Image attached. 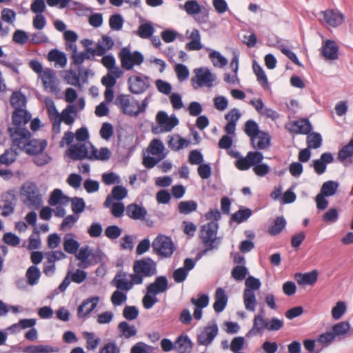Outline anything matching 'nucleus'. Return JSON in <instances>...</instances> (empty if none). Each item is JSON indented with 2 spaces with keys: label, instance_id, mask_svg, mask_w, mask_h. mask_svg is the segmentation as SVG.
I'll return each mask as SVG.
<instances>
[{
  "label": "nucleus",
  "instance_id": "58",
  "mask_svg": "<svg viewBox=\"0 0 353 353\" xmlns=\"http://www.w3.org/2000/svg\"><path fill=\"white\" fill-rule=\"evenodd\" d=\"M108 208L110 209L112 214L117 218L122 216L126 209L123 203L114 201L111 202L110 207Z\"/></svg>",
  "mask_w": 353,
  "mask_h": 353
},
{
  "label": "nucleus",
  "instance_id": "51",
  "mask_svg": "<svg viewBox=\"0 0 353 353\" xmlns=\"http://www.w3.org/2000/svg\"><path fill=\"white\" fill-rule=\"evenodd\" d=\"M110 301L114 306H120L126 302L127 292L117 290L112 293Z\"/></svg>",
  "mask_w": 353,
  "mask_h": 353
},
{
  "label": "nucleus",
  "instance_id": "15",
  "mask_svg": "<svg viewBox=\"0 0 353 353\" xmlns=\"http://www.w3.org/2000/svg\"><path fill=\"white\" fill-rule=\"evenodd\" d=\"M128 83L129 90L135 94L145 92L150 86L147 77L132 76L128 79Z\"/></svg>",
  "mask_w": 353,
  "mask_h": 353
},
{
  "label": "nucleus",
  "instance_id": "29",
  "mask_svg": "<svg viewBox=\"0 0 353 353\" xmlns=\"http://www.w3.org/2000/svg\"><path fill=\"white\" fill-rule=\"evenodd\" d=\"M110 157L111 152L108 148L103 147L100 149H97L91 144L89 156L90 161H106L110 158Z\"/></svg>",
  "mask_w": 353,
  "mask_h": 353
},
{
  "label": "nucleus",
  "instance_id": "42",
  "mask_svg": "<svg viewBox=\"0 0 353 353\" xmlns=\"http://www.w3.org/2000/svg\"><path fill=\"white\" fill-rule=\"evenodd\" d=\"M69 198L64 196L61 190L55 189L51 193L48 202L50 205H57L59 204L65 205L69 202Z\"/></svg>",
  "mask_w": 353,
  "mask_h": 353
},
{
  "label": "nucleus",
  "instance_id": "2",
  "mask_svg": "<svg viewBox=\"0 0 353 353\" xmlns=\"http://www.w3.org/2000/svg\"><path fill=\"white\" fill-rule=\"evenodd\" d=\"M219 224L215 221H210L201 226L199 237L205 247L203 254L218 248L220 243V239L216 236Z\"/></svg>",
  "mask_w": 353,
  "mask_h": 353
},
{
  "label": "nucleus",
  "instance_id": "14",
  "mask_svg": "<svg viewBox=\"0 0 353 353\" xmlns=\"http://www.w3.org/2000/svg\"><path fill=\"white\" fill-rule=\"evenodd\" d=\"M219 327L215 322H212L203 329L197 335V343L200 345H210L218 335Z\"/></svg>",
  "mask_w": 353,
  "mask_h": 353
},
{
  "label": "nucleus",
  "instance_id": "18",
  "mask_svg": "<svg viewBox=\"0 0 353 353\" xmlns=\"http://www.w3.org/2000/svg\"><path fill=\"white\" fill-rule=\"evenodd\" d=\"M185 37L190 40V41L185 44V48L188 50H199L202 49L201 37L199 30L196 28L187 30Z\"/></svg>",
  "mask_w": 353,
  "mask_h": 353
},
{
  "label": "nucleus",
  "instance_id": "25",
  "mask_svg": "<svg viewBox=\"0 0 353 353\" xmlns=\"http://www.w3.org/2000/svg\"><path fill=\"white\" fill-rule=\"evenodd\" d=\"M263 310H261V312L260 314H257L254 316L253 320V325L251 330L247 333V337H251L253 336H256L258 334L261 333V332L263 329L267 330L268 321L264 318L263 316Z\"/></svg>",
  "mask_w": 353,
  "mask_h": 353
},
{
  "label": "nucleus",
  "instance_id": "4",
  "mask_svg": "<svg viewBox=\"0 0 353 353\" xmlns=\"http://www.w3.org/2000/svg\"><path fill=\"white\" fill-rule=\"evenodd\" d=\"M193 72L194 76L191 79V83L194 89L197 90L202 87L210 88L214 86L216 76L208 68H195Z\"/></svg>",
  "mask_w": 353,
  "mask_h": 353
},
{
  "label": "nucleus",
  "instance_id": "46",
  "mask_svg": "<svg viewBox=\"0 0 353 353\" xmlns=\"http://www.w3.org/2000/svg\"><path fill=\"white\" fill-rule=\"evenodd\" d=\"M26 276L28 284L30 285H34L37 284L39 280L41 272L37 266L32 265L27 270Z\"/></svg>",
  "mask_w": 353,
  "mask_h": 353
},
{
  "label": "nucleus",
  "instance_id": "45",
  "mask_svg": "<svg viewBox=\"0 0 353 353\" xmlns=\"http://www.w3.org/2000/svg\"><path fill=\"white\" fill-rule=\"evenodd\" d=\"M209 58L216 68H222L228 64V59L218 51L212 50L210 52Z\"/></svg>",
  "mask_w": 353,
  "mask_h": 353
},
{
  "label": "nucleus",
  "instance_id": "6",
  "mask_svg": "<svg viewBox=\"0 0 353 353\" xmlns=\"http://www.w3.org/2000/svg\"><path fill=\"white\" fill-rule=\"evenodd\" d=\"M10 103L14 108L12 114V121L14 123L20 122L19 117H23V121H29L31 119V114L25 109L26 99V97L20 92H13L10 97Z\"/></svg>",
  "mask_w": 353,
  "mask_h": 353
},
{
  "label": "nucleus",
  "instance_id": "39",
  "mask_svg": "<svg viewBox=\"0 0 353 353\" xmlns=\"http://www.w3.org/2000/svg\"><path fill=\"white\" fill-rule=\"evenodd\" d=\"M245 308L249 312H254L257 305L255 292L248 290H244L243 294Z\"/></svg>",
  "mask_w": 353,
  "mask_h": 353
},
{
  "label": "nucleus",
  "instance_id": "20",
  "mask_svg": "<svg viewBox=\"0 0 353 353\" xmlns=\"http://www.w3.org/2000/svg\"><path fill=\"white\" fill-rule=\"evenodd\" d=\"M241 117V113L238 108H233L225 114V119L228 121L224 130L227 134H232L235 132L236 125Z\"/></svg>",
  "mask_w": 353,
  "mask_h": 353
},
{
  "label": "nucleus",
  "instance_id": "40",
  "mask_svg": "<svg viewBox=\"0 0 353 353\" xmlns=\"http://www.w3.org/2000/svg\"><path fill=\"white\" fill-rule=\"evenodd\" d=\"M290 130L296 134H308L312 130V125L307 119H302L294 122Z\"/></svg>",
  "mask_w": 353,
  "mask_h": 353
},
{
  "label": "nucleus",
  "instance_id": "32",
  "mask_svg": "<svg viewBox=\"0 0 353 353\" xmlns=\"http://www.w3.org/2000/svg\"><path fill=\"white\" fill-rule=\"evenodd\" d=\"M75 254V257L79 261L78 267L80 268H87L92 265V261L89 259L91 256V249L89 246L82 247Z\"/></svg>",
  "mask_w": 353,
  "mask_h": 353
},
{
  "label": "nucleus",
  "instance_id": "63",
  "mask_svg": "<svg viewBox=\"0 0 353 353\" xmlns=\"http://www.w3.org/2000/svg\"><path fill=\"white\" fill-rule=\"evenodd\" d=\"M261 283L259 279L254 278V276H248L245 281V290H248L253 292L260 289Z\"/></svg>",
  "mask_w": 353,
  "mask_h": 353
},
{
  "label": "nucleus",
  "instance_id": "60",
  "mask_svg": "<svg viewBox=\"0 0 353 353\" xmlns=\"http://www.w3.org/2000/svg\"><path fill=\"white\" fill-rule=\"evenodd\" d=\"M346 305L343 301H338L332 309V316L334 319H340L346 311Z\"/></svg>",
  "mask_w": 353,
  "mask_h": 353
},
{
  "label": "nucleus",
  "instance_id": "62",
  "mask_svg": "<svg viewBox=\"0 0 353 353\" xmlns=\"http://www.w3.org/2000/svg\"><path fill=\"white\" fill-rule=\"evenodd\" d=\"M52 160L51 157L45 151L39 152L34 156V163L38 166H43L48 164Z\"/></svg>",
  "mask_w": 353,
  "mask_h": 353
},
{
  "label": "nucleus",
  "instance_id": "26",
  "mask_svg": "<svg viewBox=\"0 0 353 353\" xmlns=\"http://www.w3.org/2000/svg\"><path fill=\"white\" fill-rule=\"evenodd\" d=\"M114 46V41L111 37L103 35L101 40L99 41L96 45L94 49H90L89 51L94 54H97V56H103L108 50L112 49Z\"/></svg>",
  "mask_w": 353,
  "mask_h": 353
},
{
  "label": "nucleus",
  "instance_id": "50",
  "mask_svg": "<svg viewBox=\"0 0 353 353\" xmlns=\"http://www.w3.org/2000/svg\"><path fill=\"white\" fill-rule=\"evenodd\" d=\"M185 11L190 15H195L201 11V6L196 0H188L183 6Z\"/></svg>",
  "mask_w": 353,
  "mask_h": 353
},
{
  "label": "nucleus",
  "instance_id": "8",
  "mask_svg": "<svg viewBox=\"0 0 353 353\" xmlns=\"http://www.w3.org/2000/svg\"><path fill=\"white\" fill-rule=\"evenodd\" d=\"M10 135L12 141V150L17 151H24L26 145L30 142L31 134L26 128L17 127L9 128Z\"/></svg>",
  "mask_w": 353,
  "mask_h": 353
},
{
  "label": "nucleus",
  "instance_id": "17",
  "mask_svg": "<svg viewBox=\"0 0 353 353\" xmlns=\"http://www.w3.org/2000/svg\"><path fill=\"white\" fill-rule=\"evenodd\" d=\"M100 298L92 296L85 299L78 307L77 315L79 319L86 318L97 306Z\"/></svg>",
  "mask_w": 353,
  "mask_h": 353
},
{
  "label": "nucleus",
  "instance_id": "28",
  "mask_svg": "<svg viewBox=\"0 0 353 353\" xmlns=\"http://www.w3.org/2000/svg\"><path fill=\"white\" fill-rule=\"evenodd\" d=\"M193 343L187 335L179 336L174 341V350L179 353H190Z\"/></svg>",
  "mask_w": 353,
  "mask_h": 353
},
{
  "label": "nucleus",
  "instance_id": "41",
  "mask_svg": "<svg viewBox=\"0 0 353 353\" xmlns=\"http://www.w3.org/2000/svg\"><path fill=\"white\" fill-rule=\"evenodd\" d=\"M154 32V28L152 22H145L141 23L135 34L141 39H149L152 37Z\"/></svg>",
  "mask_w": 353,
  "mask_h": 353
},
{
  "label": "nucleus",
  "instance_id": "47",
  "mask_svg": "<svg viewBox=\"0 0 353 353\" xmlns=\"http://www.w3.org/2000/svg\"><path fill=\"white\" fill-rule=\"evenodd\" d=\"M245 133L250 138V140L259 134L261 131L256 122L253 120H248L245 123Z\"/></svg>",
  "mask_w": 353,
  "mask_h": 353
},
{
  "label": "nucleus",
  "instance_id": "33",
  "mask_svg": "<svg viewBox=\"0 0 353 353\" xmlns=\"http://www.w3.org/2000/svg\"><path fill=\"white\" fill-rule=\"evenodd\" d=\"M214 299L215 301L213 304V308L216 312L220 313L225 309L228 297L225 294V290L221 288H219L216 290Z\"/></svg>",
  "mask_w": 353,
  "mask_h": 353
},
{
  "label": "nucleus",
  "instance_id": "21",
  "mask_svg": "<svg viewBox=\"0 0 353 353\" xmlns=\"http://www.w3.org/2000/svg\"><path fill=\"white\" fill-rule=\"evenodd\" d=\"M325 23L332 27H337L344 21V15L337 10H327L321 12Z\"/></svg>",
  "mask_w": 353,
  "mask_h": 353
},
{
  "label": "nucleus",
  "instance_id": "10",
  "mask_svg": "<svg viewBox=\"0 0 353 353\" xmlns=\"http://www.w3.org/2000/svg\"><path fill=\"white\" fill-rule=\"evenodd\" d=\"M129 276L130 280L128 279L125 272H119L112 281V285L114 286L117 290L128 293V292L132 289L134 285L141 284V279L138 276H133L132 274H130Z\"/></svg>",
  "mask_w": 353,
  "mask_h": 353
},
{
  "label": "nucleus",
  "instance_id": "36",
  "mask_svg": "<svg viewBox=\"0 0 353 353\" xmlns=\"http://www.w3.org/2000/svg\"><path fill=\"white\" fill-rule=\"evenodd\" d=\"M318 272L316 270H312L307 273H296L295 274V280L298 284L304 285H313L317 281Z\"/></svg>",
  "mask_w": 353,
  "mask_h": 353
},
{
  "label": "nucleus",
  "instance_id": "24",
  "mask_svg": "<svg viewBox=\"0 0 353 353\" xmlns=\"http://www.w3.org/2000/svg\"><path fill=\"white\" fill-rule=\"evenodd\" d=\"M125 213L132 219L143 221L145 219L148 212L144 207L137 203H131L126 207Z\"/></svg>",
  "mask_w": 353,
  "mask_h": 353
},
{
  "label": "nucleus",
  "instance_id": "59",
  "mask_svg": "<svg viewBox=\"0 0 353 353\" xmlns=\"http://www.w3.org/2000/svg\"><path fill=\"white\" fill-rule=\"evenodd\" d=\"M248 274V268L244 265L235 266L232 271V276L236 281H243Z\"/></svg>",
  "mask_w": 353,
  "mask_h": 353
},
{
  "label": "nucleus",
  "instance_id": "34",
  "mask_svg": "<svg viewBox=\"0 0 353 353\" xmlns=\"http://www.w3.org/2000/svg\"><path fill=\"white\" fill-rule=\"evenodd\" d=\"M251 144L254 149L264 150L270 145V137L263 131L251 139Z\"/></svg>",
  "mask_w": 353,
  "mask_h": 353
},
{
  "label": "nucleus",
  "instance_id": "12",
  "mask_svg": "<svg viewBox=\"0 0 353 353\" xmlns=\"http://www.w3.org/2000/svg\"><path fill=\"white\" fill-rule=\"evenodd\" d=\"M90 147V142H79L71 145L66 154L73 161L89 160Z\"/></svg>",
  "mask_w": 353,
  "mask_h": 353
},
{
  "label": "nucleus",
  "instance_id": "37",
  "mask_svg": "<svg viewBox=\"0 0 353 353\" xmlns=\"http://www.w3.org/2000/svg\"><path fill=\"white\" fill-rule=\"evenodd\" d=\"M117 329L119 333V336L126 339L135 336L137 333L136 327L134 325H130L126 321L120 322L118 325Z\"/></svg>",
  "mask_w": 353,
  "mask_h": 353
},
{
  "label": "nucleus",
  "instance_id": "38",
  "mask_svg": "<svg viewBox=\"0 0 353 353\" xmlns=\"http://www.w3.org/2000/svg\"><path fill=\"white\" fill-rule=\"evenodd\" d=\"M59 348L49 345H29L22 350L23 353H55Z\"/></svg>",
  "mask_w": 353,
  "mask_h": 353
},
{
  "label": "nucleus",
  "instance_id": "30",
  "mask_svg": "<svg viewBox=\"0 0 353 353\" xmlns=\"http://www.w3.org/2000/svg\"><path fill=\"white\" fill-rule=\"evenodd\" d=\"M48 143L46 140L32 139L30 140L24 152L31 156H35L39 152L46 150Z\"/></svg>",
  "mask_w": 353,
  "mask_h": 353
},
{
  "label": "nucleus",
  "instance_id": "43",
  "mask_svg": "<svg viewBox=\"0 0 353 353\" xmlns=\"http://www.w3.org/2000/svg\"><path fill=\"white\" fill-rule=\"evenodd\" d=\"M188 145L189 141L179 135L171 137L168 141L169 148L176 151L187 148Z\"/></svg>",
  "mask_w": 353,
  "mask_h": 353
},
{
  "label": "nucleus",
  "instance_id": "19",
  "mask_svg": "<svg viewBox=\"0 0 353 353\" xmlns=\"http://www.w3.org/2000/svg\"><path fill=\"white\" fill-rule=\"evenodd\" d=\"M339 47L335 41L326 40L323 42L321 54L325 60L334 61L339 57Z\"/></svg>",
  "mask_w": 353,
  "mask_h": 353
},
{
  "label": "nucleus",
  "instance_id": "53",
  "mask_svg": "<svg viewBox=\"0 0 353 353\" xmlns=\"http://www.w3.org/2000/svg\"><path fill=\"white\" fill-rule=\"evenodd\" d=\"M124 20L119 14H115L110 16L109 19V26L113 30L119 31L122 29Z\"/></svg>",
  "mask_w": 353,
  "mask_h": 353
},
{
  "label": "nucleus",
  "instance_id": "35",
  "mask_svg": "<svg viewBox=\"0 0 353 353\" xmlns=\"http://www.w3.org/2000/svg\"><path fill=\"white\" fill-rule=\"evenodd\" d=\"M49 61L54 62L55 66L63 68L66 66L68 59L65 54L57 49L51 50L48 54Z\"/></svg>",
  "mask_w": 353,
  "mask_h": 353
},
{
  "label": "nucleus",
  "instance_id": "57",
  "mask_svg": "<svg viewBox=\"0 0 353 353\" xmlns=\"http://www.w3.org/2000/svg\"><path fill=\"white\" fill-rule=\"evenodd\" d=\"M350 328V325L348 322L341 321L332 327V333L335 335V337L343 336L349 331Z\"/></svg>",
  "mask_w": 353,
  "mask_h": 353
},
{
  "label": "nucleus",
  "instance_id": "27",
  "mask_svg": "<svg viewBox=\"0 0 353 353\" xmlns=\"http://www.w3.org/2000/svg\"><path fill=\"white\" fill-rule=\"evenodd\" d=\"M128 196V190L122 185L114 186L111 192V194L108 195L104 202L105 208L110 207L112 201H119L126 198Z\"/></svg>",
  "mask_w": 353,
  "mask_h": 353
},
{
  "label": "nucleus",
  "instance_id": "13",
  "mask_svg": "<svg viewBox=\"0 0 353 353\" xmlns=\"http://www.w3.org/2000/svg\"><path fill=\"white\" fill-rule=\"evenodd\" d=\"M115 104L121 109L122 112L125 114L137 117V101L132 100L130 95L119 94L117 97Z\"/></svg>",
  "mask_w": 353,
  "mask_h": 353
},
{
  "label": "nucleus",
  "instance_id": "54",
  "mask_svg": "<svg viewBox=\"0 0 353 353\" xmlns=\"http://www.w3.org/2000/svg\"><path fill=\"white\" fill-rule=\"evenodd\" d=\"M17 154V151L12 150L11 147L10 150H6L5 152L0 156V163L7 165L11 164L15 161Z\"/></svg>",
  "mask_w": 353,
  "mask_h": 353
},
{
  "label": "nucleus",
  "instance_id": "56",
  "mask_svg": "<svg viewBox=\"0 0 353 353\" xmlns=\"http://www.w3.org/2000/svg\"><path fill=\"white\" fill-rule=\"evenodd\" d=\"M307 143L308 148L314 149L319 148L322 143L321 134L316 132L308 134L307 137Z\"/></svg>",
  "mask_w": 353,
  "mask_h": 353
},
{
  "label": "nucleus",
  "instance_id": "11",
  "mask_svg": "<svg viewBox=\"0 0 353 353\" xmlns=\"http://www.w3.org/2000/svg\"><path fill=\"white\" fill-rule=\"evenodd\" d=\"M41 79L45 91L58 94L60 92V81L57 76L56 72L50 68H45L42 74L39 76Z\"/></svg>",
  "mask_w": 353,
  "mask_h": 353
},
{
  "label": "nucleus",
  "instance_id": "5",
  "mask_svg": "<svg viewBox=\"0 0 353 353\" xmlns=\"http://www.w3.org/2000/svg\"><path fill=\"white\" fill-rule=\"evenodd\" d=\"M121 67L125 70H131L140 66L144 61V57L139 51L132 52L129 48H123L119 53Z\"/></svg>",
  "mask_w": 353,
  "mask_h": 353
},
{
  "label": "nucleus",
  "instance_id": "7",
  "mask_svg": "<svg viewBox=\"0 0 353 353\" xmlns=\"http://www.w3.org/2000/svg\"><path fill=\"white\" fill-rule=\"evenodd\" d=\"M152 248L154 252L162 258L170 257L175 250L171 238L163 234H159L154 239Z\"/></svg>",
  "mask_w": 353,
  "mask_h": 353
},
{
  "label": "nucleus",
  "instance_id": "22",
  "mask_svg": "<svg viewBox=\"0 0 353 353\" xmlns=\"http://www.w3.org/2000/svg\"><path fill=\"white\" fill-rule=\"evenodd\" d=\"M168 289V281L164 276H159L156 278L153 283H150L146 290L154 295L165 292Z\"/></svg>",
  "mask_w": 353,
  "mask_h": 353
},
{
  "label": "nucleus",
  "instance_id": "3",
  "mask_svg": "<svg viewBox=\"0 0 353 353\" xmlns=\"http://www.w3.org/2000/svg\"><path fill=\"white\" fill-rule=\"evenodd\" d=\"M20 196L23 203L30 208L37 210L42 205L41 194L33 182H26L21 186Z\"/></svg>",
  "mask_w": 353,
  "mask_h": 353
},
{
  "label": "nucleus",
  "instance_id": "49",
  "mask_svg": "<svg viewBox=\"0 0 353 353\" xmlns=\"http://www.w3.org/2000/svg\"><path fill=\"white\" fill-rule=\"evenodd\" d=\"M286 221L283 216L277 217L273 225L269 228L268 232L270 234L274 236L279 234L285 227Z\"/></svg>",
  "mask_w": 353,
  "mask_h": 353
},
{
  "label": "nucleus",
  "instance_id": "48",
  "mask_svg": "<svg viewBox=\"0 0 353 353\" xmlns=\"http://www.w3.org/2000/svg\"><path fill=\"white\" fill-rule=\"evenodd\" d=\"M178 208L181 214H188L196 210L197 203L192 200L181 201L179 203Z\"/></svg>",
  "mask_w": 353,
  "mask_h": 353
},
{
  "label": "nucleus",
  "instance_id": "61",
  "mask_svg": "<svg viewBox=\"0 0 353 353\" xmlns=\"http://www.w3.org/2000/svg\"><path fill=\"white\" fill-rule=\"evenodd\" d=\"M68 273L71 281L78 284L83 283L87 278V273L81 269H77L74 272L69 271Z\"/></svg>",
  "mask_w": 353,
  "mask_h": 353
},
{
  "label": "nucleus",
  "instance_id": "1",
  "mask_svg": "<svg viewBox=\"0 0 353 353\" xmlns=\"http://www.w3.org/2000/svg\"><path fill=\"white\" fill-rule=\"evenodd\" d=\"M45 103L49 119L52 123V131L54 136L61 133L62 122L69 126L74 124L78 113V110L74 104L68 105L60 113L51 99L46 98Z\"/></svg>",
  "mask_w": 353,
  "mask_h": 353
},
{
  "label": "nucleus",
  "instance_id": "16",
  "mask_svg": "<svg viewBox=\"0 0 353 353\" xmlns=\"http://www.w3.org/2000/svg\"><path fill=\"white\" fill-rule=\"evenodd\" d=\"M156 119L161 127V132H170L179 123V120L175 116L169 117L163 111L157 113Z\"/></svg>",
  "mask_w": 353,
  "mask_h": 353
},
{
  "label": "nucleus",
  "instance_id": "9",
  "mask_svg": "<svg viewBox=\"0 0 353 353\" xmlns=\"http://www.w3.org/2000/svg\"><path fill=\"white\" fill-rule=\"evenodd\" d=\"M133 276L141 279V284L143 283L144 277H149L156 274V263L150 258H145L134 262Z\"/></svg>",
  "mask_w": 353,
  "mask_h": 353
},
{
  "label": "nucleus",
  "instance_id": "52",
  "mask_svg": "<svg viewBox=\"0 0 353 353\" xmlns=\"http://www.w3.org/2000/svg\"><path fill=\"white\" fill-rule=\"evenodd\" d=\"M337 188H338L337 183L332 181H329L325 182L323 184L320 194H321L325 196H330L335 194Z\"/></svg>",
  "mask_w": 353,
  "mask_h": 353
},
{
  "label": "nucleus",
  "instance_id": "23",
  "mask_svg": "<svg viewBox=\"0 0 353 353\" xmlns=\"http://www.w3.org/2000/svg\"><path fill=\"white\" fill-rule=\"evenodd\" d=\"M165 150V145L159 139H152L147 148V152L158 158L159 160L165 158L167 153Z\"/></svg>",
  "mask_w": 353,
  "mask_h": 353
},
{
  "label": "nucleus",
  "instance_id": "55",
  "mask_svg": "<svg viewBox=\"0 0 353 353\" xmlns=\"http://www.w3.org/2000/svg\"><path fill=\"white\" fill-rule=\"evenodd\" d=\"M174 72L180 82L187 80L190 75V71L188 67L181 63H178L174 66Z\"/></svg>",
  "mask_w": 353,
  "mask_h": 353
},
{
  "label": "nucleus",
  "instance_id": "64",
  "mask_svg": "<svg viewBox=\"0 0 353 353\" xmlns=\"http://www.w3.org/2000/svg\"><path fill=\"white\" fill-rule=\"evenodd\" d=\"M353 155V139L350 141V143L344 146L341 150H340L338 158L343 161L346 160L347 158L352 157Z\"/></svg>",
  "mask_w": 353,
  "mask_h": 353
},
{
  "label": "nucleus",
  "instance_id": "44",
  "mask_svg": "<svg viewBox=\"0 0 353 353\" xmlns=\"http://www.w3.org/2000/svg\"><path fill=\"white\" fill-rule=\"evenodd\" d=\"M252 68L258 82L264 89L269 88L268 78L263 68L256 62L253 63Z\"/></svg>",
  "mask_w": 353,
  "mask_h": 353
},
{
  "label": "nucleus",
  "instance_id": "31",
  "mask_svg": "<svg viewBox=\"0 0 353 353\" xmlns=\"http://www.w3.org/2000/svg\"><path fill=\"white\" fill-rule=\"evenodd\" d=\"M63 246L67 253L76 254L79 250L80 244L73 233H67L63 237Z\"/></svg>",
  "mask_w": 353,
  "mask_h": 353
}]
</instances>
